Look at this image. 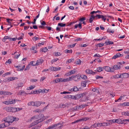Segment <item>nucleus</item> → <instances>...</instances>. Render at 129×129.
<instances>
[{
  "label": "nucleus",
  "instance_id": "393cba45",
  "mask_svg": "<svg viewBox=\"0 0 129 129\" xmlns=\"http://www.w3.org/2000/svg\"><path fill=\"white\" fill-rule=\"evenodd\" d=\"M103 68L101 67H99L97 68L96 69L97 71L98 72H100L103 71Z\"/></svg>",
  "mask_w": 129,
  "mask_h": 129
},
{
  "label": "nucleus",
  "instance_id": "1a4fd4ad",
  "mask_svg": "<svg viewBox=\"0 0 129 129\" xmlns=\"http://www.w3.org/2000/svg\"><path fill=\"white\" fill-rule=\"evenodd\" d=\"M85 72L86 73L88 74H91L94 75L95 74L97 73L96 72H94L89 69H86L85 71Z\"/></svg>",
  "mask_w": 129,
  "mask_h": 129
},
{
  "label": "nucleus",
  "instance_id": "052dcab7",
  "mask_svg": "<svg viewBox=\"0 0 129 129\" xmlns=\"http://www.w3.org/2000/svg\"><path fill=\"white\" fill-rule=\"evenodd\" d=\"M70 92L67 91H63V92H61L60 93L61 94H67L68 93H70Z\"/></svg>",
  "mask_w": 129,
  "mask_h": 129
},
{
  "label": "nucleus",
  "instance_id": "8fccbe9b",
  "mask_svg": "<svg viewBox=\"0 0 129 129\" xmlns=\"http://www.w3.org/2000/svg\"><path fill=\"white\" fill-rule=\"evenodd\" d=\"M107 17V15H105L104 16L103 15V17H102V20H104V22H105V21L106 19V17Z\"/></svg>",
  "mask_w": 129,
  "mask_h": 129
},
{
  "label": "nucleus",
  "instance_id": "a19ab883",
  "mask_svg": "<svg viewBox=\"0 0 129 129\" xmlns=\"http://www.w3.org/2000/svg\"><path fill=\"white\" fill-rule=\"evenodd\" d=\"M58 26H59L61 27H64L66 25L65 24H63L62 23H59L58 24Z\"/></svg>",
  "mask_w": 129,
  "mask_h": 129
},
{
  "label": "nucleus",
  "instance_id": "4c0bfd02",
  "mask_svg": "<svg viewBox=\"0 0 129 129\" xmlns=\"http://www.w3.org/2000/svg\"><path fill=\"white\" fill-rule=\"evenodd\" d=\"M86 82L85 81H82L81 83V86L83 87H86Z\"/></svg>",
  "mask_w": 129,
  "mask_h": 129
},
{
  "label": "nucleus",
  "instance_id": "680f3d73",
  "mask_svg": "<svg viewBox=\"0 0 129 129\" xmlns=\"http://www.w3.org/2000/svg\"><path fill=\"white\" fill-rule=\"evenodd\" d=\"M104 44L102 43H100L98 44V45L99 46V47H101L104 45Z\"/></svg>",
  "mask_w": 129,
  "mask_h": 129
},
{
  "label": "nucleus",
  "instance_id": "603ef678",
  "mask_svg": "<svg viewBox=\"0 0 129 129\" xmlns=\"http://www.w3.org/2000/svg\"><path fill=\"white\" fill-rule=\"evenodd\" d=\"M95 16V17H98V18L100 19L102 18V17H103V15H97L96 16Z\"/></svg>",
  "mask_w": 129,
  "mask_h": 129
},
{
  "label": "nucleus",
  "instance_id": "a211bd4d",
  "mask_svg": "<svg viewBox=\"0 0 129 129\" xmlns=\"http://www.w3.org/2000/svg\"><path fill=\"white\" fill-rule=\"evenodd\" d=\"M49 69L52 71H57V68L56 67H50Z\"/></svg>",
  "mask_w": 129,
  "mask_h": 129
},
{
  "label": "nucleus",
  "instance_id": "f704fd0d",
  "mask_svg": "<svg viewBox=\"0 0 129 129\" xmlns=\"http://www.w3.org/2000/svg\"><path fill=\"white\" fill-rule=\"evenodd\" d=\"M86 20V18L85 17H80V18L79 19V20L80 21V22L81 23V22L84 21V20Z\"/></svg>",
  "mask_w": 129,
  "mask_h": 129
},
{
  "label": "nucleus",
  "instance_id": "79ce46f5",
  "mask_svg": "<svg viewBox=\"0 0 129 129\" xmlns=\"http://www.w3.org/2000/svg\"><path fill=\"white\" fill-rule=\"evenodd\" d=\"M81 61L80 59H78L77 61L75 62V63L77 65H79L81 63Z\"/></svg>",
  "mask_w": 129,
  "mask_h": 129
},
{
  "label": "nucleus",
  "instance_id": "9d476101",
  "mask_svg": "<svg viewBox=\"0 0 129 129\" xmlns=\"http://www.w3.org/2000/svg\"><path fill=\"white\" fill-rule=\"evenodd\" d=\"M76 71L75 70H71V71H70L69 72H68V73H66V75L67 76H69L70 75H71L72 74H73L75 73Z\"/></svg>",
  "mask_w": 129,
  "mask_h": 129
},
{
  "label": "nucleus",
  "instance_id": "9b49d317",
  "mask_svg": "<svg viewBox=\"0 0 129 129\" xmlns=\"http://www.w3.org/2000/svg\"><path fill=\"white\" fill-rule=\"evenodd\" d=\"M14 67L17 68V70L18 71H23L25 68V66L24 65L22 68H20L21 66L20 65L18 66H14Z\"/></svg>",
  "mask_w": 129,
  "mask_h": 129
},
{
  "label": "nucleus",
  "instance_id": "6e6d98bb",
  "mask_svg": "<svg viewBox=\"0 0 129 129\" xmlns=\"http://www.w3.org/2000/svg\"><path fill=\"white\" fill-rule=\"evenodd\" d=\"M55 55L56 56H59L61 55V54L59 52H57L55 53Z\"/></svg>",
  "mask_w": 129,
  "mask_h": 129
},
{
  "label": "nucleus",
  "instance_id": "864d4df0",
  "mask_svg": "<svg viewBox=\"0 0 129 129\" xmlns=\"http://www.w3.org/2000/svg\"><path fill=\"white\" fill-rule=\"evenodd\" d=\"M8 63L9 64H10L11 63V61L10 60V59H9L5 63V64L7 65V64Z\"/></svg>",
  "mask_w": 129,
  "mask_h": 129
},
{
  "label": "nucleus",
  "instance_id": "2eb2a0df",
  "mask_svg": "<svg viewBox=\"0 0 129 129\" xmlns=\"http://www.w3.org/2000/svg\"><path fill=\"white\" fill-rule=\"evenodd\" d=\"M36 65H38L41 64L43 62V60L42 59H39L36 61Z\"/></svg>",
  "mask_w": 129,
  "mask_h": 129
},
{
  "label": "nucleus",
  "instance_id": "f03ea898",
  "mask_svg": "<svg viewBox=\"0 0 129 129\" xmlns=\"http://www.w3.org/2000/svg\"><path fill=\"white\" fill-rule=\"evenodd\" d=\"M81 76L78 74L72 75L70 77V81L74 80L75 82H77L81 79Z\"/></svg>",
  "mask_w": 129,
  "mask_h": 129
},
{
  "label": "nucleus",
  "instance_id": "58836bf2",
  "mask_svg": "<svg viewBox=\"0 0 129 129\" xmlns=\"http://www.w3.org/2000/svg\"><path fill=\"white\" fill-rule=\"evenodd\" d=\"M74 60V58H71L68 59L66 62L67 63H70L71 62H73Z\"/></svg>",
  "mask_w": 129,
  "mask_h": 129
},
{
  "label": "nucleus",
  "instance_id": "49530a36",
  "mask_svg": "<svg viewBox=\"0 0 129 129\" xmlns=\"http://www.w3.org/2000/svg\"><path fill=\"white\" fill-rule=\"evenodd\" d=\"M30 64H28L26 67L25 69V70H29L30 67Z\"/></svg>",
  "mask_w": 129,
  "mask_h": 129
},
{
  "label": "nucleus",
  "instance_id": "774afa93",
  "mask_svg": "<svg viewBox=\"0 0 129 129\" xmlns=\"http://www.w3.org/2000/svg\"><path fill=\"white\" fill-rule=\"evenodd\" d=\"M46 78V77H43L41 78L40 81H43Z\"/></svg>",
  "mask_w": 129,
  "mask_h": 129
},
{
  "label": "nucleus",
  "instance_id": "13d9d810",
  "mask_svg": "<svg viewBox=\"0 0 129 129\" xmlns=\"http://www.w3.org/2000/svg\"><path fill=\"white\" fill-rule=\"evenodd\" d=\"M20 55V54L18 53V54L16 55L14 57L15 58L17 59Z\"/></svg>",
  "mask_w": 129,
  "mask_h": 129
},
{
  "label": "nucleus",
  "instance_id": "3c124183",
  "mask_svg": "<svg viewBox=\"0 0 129 129\" xmlns=\"http://www.w3.org/2000/svg\"><path fill=\"white\" fill-rule=\"evenodd\" d=\"M40 39V38L38 37H35L33 38V40L36 41L37 40H39Z\"/></svg>",
  "mask_w": 129,
  "mask_h": 129
},
{
  "label": "nucleus",
  "instance_id": "4d7b16f0",
  "mask_svg": "<svg viewBox=\"0 0 129 129\" xmlns=\"http://www.w3.org/2000/svg\"><path fill=\"white\" fill-rule=\"evenodd\" d=\"M110 122L111 124H112V123H115V119H111L110 120Z\"/></svg>",
  "mask_w": 129,
  "mask_h": 129
},
{
  "label": "nucleus",
  "instance_id": "39448f33",
  "mask_svg": "<svg viewBox=\"0 0 129 129\" xmlns=\"http://www.w3.org/2000/svg\"><path fill=\"white\" fill-rule=\"evenodd\" d=\"M120 66L119 64L115 65L113 67H111V71L113 72H114L115 70L120 69Z\"/></svg>",
  "mask_w": 129,
  "mask_h": 129
},
{
  "label": "nucleus",
  "instance_id": "6e6552de",
  "mask_svg": "<svg viewBox=\"0 0 129 129\" xmlns=\"http://www.w3.org/2000/svg\"><path fill=\"white\" fill-rule=\"evenodd\" d=\"M44 117V115L43 114H40L39 115H36L33 116L31 118L33 120L38 119Z\"/></svg>",
  "mask_w": 129,
  "mask_h": 129
},
{
  "label": "nucleus",
  "instance_id": "4be33fe9",
  "mask_svg": "<svg viewBox=\"0 0 129 129\" xmlns=\"http://www.w3.org/2000/svg\"><path fill=\"white\" fill-rule=\"evenodd\" d=\"M16 88H17L18 87H21L23 86L24 85V84L22 83H19L16 84Z\"/></svg>",
  "mask_w": 129,
  "mask_h": 129
},
{
  "label": "nucleus",
  "instance_id": "b1692460",
  "mask_svg": "<svg viewBox=\"0 0 129 129\" xmlns=\"http://www.w3.org/2000/svg\"><path fill=\"white\" fill-rule=\"evenodd\" d=\"M115 123H117L118 124H121L122 122V120L121 119L119 118L117 119H115Z\"/></svg>",
  "mask_w": 129,
  "mask_h": 129
},
{
  "label": "nucleus",
  "instance_id": "09e8293b",
  "mask_svg": "<svg viewBox=\"0 0 129 129\" xmlns=\"http://www.w3.org/2000/svg\"><path fill=\"white\" fill-rule=\"evenodd\" d=\"M10 39V37L8 36H5L4 38V39L3 40H3H4V41H5L7 39Z\"/></svg>",
  "mask_w": 129,
  "mask_h": 129
},
{
  "label": "nucleus",
  "instance_id": "473e14b6",
  "mask_svg": "<svg viewBox=\"0 0 129 129\" xmlns=\"http://www.w3.org/2000/svg\"><path fill=\"white\" fill-rule=\"evenodd\" d=\"M48 49L47 48V47H45L43 48H42L41 49V50L42 52H45L47 51L48 50Z\"/></svg>",
  "mask_w": 129,
  "mask_h": 129
},
{
  "label": "nucleus",
  "instance_id": "a18cd8bd",
  "mask_svg": "<svg viewBox=\"0 0 129 129\" xmlns=\"http://www.w3.org/2000/svg\"><path fill=\"white\" fill-rule=\"evenodd\" d=\"M73 88V91H76L78 90V88L77 86H74Z\"/></svg>",
  "mask_w": 129,
  "mask_h": 129
},
{
  "label": "nucleus",
  "instance_id": "20e7f679",
  "mask_svg": "<svg viewBox=\"0 0 129 129\" xmlns=\"http://www.w3.org/2000/svg\"><path fill=\"white\" fill-rule=\"evenodd\" d=\"M91 118L90 117H85L83 118L82 119H80L78 120H77L76 121H74V122H72V124H74L76 123H78L79 122L81 121H86L88 120H90Z\"/></svg>",
  "mask_w": 129,
  "mask_h": 129
},
{
  "label": "nucleus",
  "instance_id": "c85d7f7f",
  "mask_svg": "<svg viewBox=\"0 0 129 129\" xmlns=\"http://www.w3.org/2000/svg\"><path fill=\"white\" fill-rule=\"evenodd\" d=\"M102 126H106L108 125L111 124L110 123L106 122L102 123Z\"/></svg>",
  "mask_w": 129,
  "mask_h": 129
},
{
  "label": "nucleus",
  "instance_id": "f257e3e1",
  "mask_svg": "<svg viewBox=\"0 0 129 129\" xmlns=\"http://www.w3.org/2000/svg\"><path fill=\"white\" fill-rule=\"evenodd\" d=\"M18 119L17 118H16L15 117L10 116L6 117V118H4L3 120L6 122L7 124H9V123H12L13 121L15 120H18Z\"/></svg>",
  "mask_w": 129,
  "mask_h": 129
},
{
  "label": "nucleus",
  "instance_id": "6ab92c4d",
  "mask_svg": "<svg viewBox=\"0 0 129 129\" xmlns=\"http://www.w3.org/2000/svg\"><path fill=\"white\" fill-rule=\"evenodd\" d=\"M95 17V16L93 15H91L89 19V21L90 23H91L92 22V21L94 19Z\"/></svg>",
  "mask_w": 129,
  "mask_h": 129
},
{
  "label": "nucleus",
  "instance_id": "0e129e2a",
  "mask_svg": "<svg viewBox=\"0 0 129 129\" xmlns=\"http://www.w3.org/2000/svg\"><path fill=\"white\" fill-rule=\"evenodd\" d=\"M82 39V38H78L75 39V41H81Z\"/></svg>",
  "mask_w": 129,
  "mask_h": 129
},
{
  "label": "nucleus",
  "instance_id": "423d86ee",
  "mask_svg": "<svg viewBox=\"0 0 129 129\" xmlns=\"http://www.w3.org/2000/svg\"><path fill=\"white\" fill-rule=\"evenodd\" d=\"M3 103L6 105L14 104H15V100H13V99H12L8 101H4Z\"/></svg>",
  "mask_w": 129,
  "mask_h": 129
},
{
  "label": "nucleus",
  "instance_id": "5701e85b",
  "mask_svg": "<svg viewBox=\"0 0 129 129\" xmlns=\"http://www.w3.org/2000/svg\"><path fill=\"white\" fill-rule=\"evenodd\" d=\"M27 105L29 106L32 105V106H35V102L33 101L29 102L28 103Z\"/></svg>",
  "mask_w": 129,
  "mask_h": 129
},
{
  "label": "nucleus",
  "instance_id": "e2e57ef3",
  "mask_svg": "<svg viewBox=\"0 0 129 129\" xmlns=\"http://www.w3.org/2000/svg\"><path fill=\"white\" fill-rule=\"evenodd\" d=\"M40 111L41 112V110L40 111V110L39 109H37L36 110H35L33 112H39Z\"/></svg>",
  "mask_w": 129,
  "mask_h": 129
},
{
  "label": "nucleus",
  "instance_id": "338daca9",
  "mask_svg": "<svg viewBox=\"0 0 129 129\" xmlns=\"http://www.w3.org/2000/svg\"><path fill=\"white\" fill-rule=\"evenodd\" d=\"M82 23L81 22H80L78 24V26L79 28L80 29L82 28Z\"/></svg>",
  "mask_w": 129,
  "mask_h": 129
},
{
  "label": "nucleus",
  "instance_id": "c9c22d12",
  "mask_svg": "<svg viewBox=\"0 0 129 129\" xmlns=\"http://www.w3.org/2000/svg\"><path fill=\"white\" fill-rule=\"evenodd\" d=\"M122 105L123 106H129V102H124L122 104Z\"/></svg>",
  "mask_w": 129,
  "mask_h": 129
},
{
  "label": "nucleus",
  "instance_id": "f8f14e48",
  "mask_svg": "<svg viewBox=\"0 0 129 129\" xmlns=\"http://www.w3.org/2000/svg\"><path fill=\"white\" fill-rule=\"evenodd\" d=\"M60 124V123H58L57 124H55L52 126H49L48 127V128H46L45 129H53L54 127Z\"/></svg>",
  "mask_w": 129,
  "mask_h": 129
},
{
  "label": "nucleus",
  "instance_id": "e433bc0d",
  "mask_svg": "<svg viewBox=\"0 0 129 129\" xmlns=\"http://www.w3.org/2000/svg\"><path fill=\"white\" fill-rule=\"evenodd\" d=\"M107 31L109 33H111L113 34L114 32V30H112L110 28H108L107 30Z\"/></svg>",
  "mask_w": 129,
  "mask_h": 129
},
{
  "label": "nucleus",
  "instance_id": "69168bd1",
  "mask_svg": "<svg viewBox=\"0 0 129 129\" xmlns=\"http://www.w3.org/2000/svg\"><path fill=\"white\" fill-rule=\"evenodd\" d=\"M96 79H102L103 78V77H102L100 76H96Z\"/></svg>",
  "mask_w": 129,
  "mask_h": 129
},
{
  "label": "nucleus",
  "instance_id": "37998d69",
  "mask_svg": "<svg viewBox=\"0 0 129 129\" xmlns=\"http://www.w3.org/2000/svg\"><path fill=\"white\" fill-rule=\"evenodd\" d=\"M82 101H85L87 100V98L86 96L83 97L80 100Z\"/></svg>",
  "mask_w": 129,
  "mask_h": 129
},
{
  "label": "nucleus",
  "instance_id": "c03bdc74",
  "mask_svg": "<svg viewBox=\"0 0 129 129\" xmlns=\"http://www.w3.org/2000/svg\"><path fill=\"white\" fill-rule=\"evenodd\" d=\"M127 121V119L123 120H122V123H121V124H126L127 123L126 122Z\"/></svg>",
  "mask_w": 129,
  "mask_h": 129
},
{
  "label": "nucleus",
  "instance_id": "7c9ffc66",
  "mask_svg": "<svg viewBox=\"0 0 129 129\" xmlns=\"http://www.w3.org/2000/svg\"><path fill=\"white\" fill-rule=\"evenodd\" d=\"M122 114L123 115L128 116L129 115V112L128 113L127 111L123 112H122Z\"/></svg>",
  "mask_w": 129,
  "mask_h": 129
},
{
  "label": "nucleus",
  "instance_id": "c756f323",
  "mask_svg": "<svg viewBox=\"0 0 129 129\" xmlns=\"http://www.w3.org/2000/svg\"><path fill=\"white\" fill-rule=\"evenodd\" d=\"M35 87L34 85H31L30 86L28 87L27 88V89L28 90H29L33 89Z\"/></svg>",
  "mask_w": 129,
  "mask_h": 129
},
{
  "label": "nucleus",
  "instance_id": "ea45409f",
  "mask_svg": "<svg viewBox=\"0 0 129 129\" xmlns=\"http://www.w3.org/2000/svg\"><path fill=\"white\" fill-rule=\"evenodd\" d=\"M61 80H62V78H57L54 81L55 83H58L61 81Z\"/></svg>",
  "mask_w": 129,
  "mask_h": 129
},
{
  "label": "nucleus",
  "instance_id": "0eeeda50",
  "mask_svg": "<svg viewBox=\"0 0 129 129\" xmlns=\"http://www.w3.org/2000/svg\"><path fill=\"white\" fill-rule=\"evenodd\" d=\"M3 109L7 112H13V107H4Z\"/></svg>",
  "mask_w": 129,
  "mask_h": 129
},
{
  "label": "nucleus",
  "instance_id": "bf43d9fd",
  "mask_svg": "<svg viewBox=\"0 0 129 129\" xmlns=\"http://www.w3.org/2000/svg\"><path fill=\"white\" fill-rule=\"evenodd\" d=\"M23 92V91H20L19 92H18V93L17 95H21Z\"/></svg>",
  "mask_w": 129,
  "mask_h": 129
},
{
  "label": "nucleus",
  "instance_id": "aec40b11",
  "mask_svg": "<svg viewBox=\"0 0 129 129\" xmlns=\"http://www.w3.org/2000/svg\"><path fill=\"white\" fill-rule=\"evenodd\" d=\"M13 112H15L17 111H19L20 110H22V108H13Z\"/></svg>",
  "mask_w": 129,
  "mask_h": 129
},
{
  "label": "nucleus",
  "instance_id": "72a5a7b5",
  "mask_svg": "<svg viewBox=\"0 0 129 129\" xmlns=\"http://www.w3.org/2000/svg\"><path fill=\"white\" fill-rule=\"evenodd\" d=\"M12 94V93L9 91H5L4 95H11Z\"/></svg>",
  "mask_w": 129,
  "mask_h": 129
},
{
  "label": "nucleus",
  "instance_id": "2f4dec72",
  "mask_svg": "<svg viewBox=\"0 0 129 129\" xmlns=\"http://www.w3.org/2000/svg\"><path fill=\"white\" fill-rule=\"evenodd\" d=\"M114 43L113 42L111 41H106L105 42V44H106V45H109L110 44H113Z\"/></svg>",
  "mask_w": 129,
  "mask_h": 129
},
{
  "label": "nucleus",
  "instance_id": "dca6fc26",
  "mask_svg": "<svg viewBox=\"0 0 129 129\" xmlns=\"http://www.w3.org/2000/svg\"><path fill=\"white\" fill-rule=\"evenodd\" d=\"M10 124L8 123V124H7V123L5 122L4 123H2L0 124V127L1 128H3L6 127H7Z\"/></svg>",
  "mask_w": 129,
  "mask_h": 129
},
{
  "label": "nucleus",
  "instance_id": "de8ad7c7",
  "mask_svg": "<svg viewBox=\"0 0 129 129\" xmlns=\"http://www.w3.org/2000/svg\"><path fill=\"white\" fill-rule=\"evenodd\" d=\"M64 52L67 53H71L72 52V50H64Z\"/></svg>",
  "mask_w": 129,
  "mask_h": 129
},
{
  "label": "nucleus",
  "instance_id": "412c9836",
  "mask_svg": "<svg viewBox=\"0 0 129 129\" xmlns=\"http://www.w3.org/2000/svg\"><path fill=\"white\" fill-rule=\"evenodd\" d=\"M113 77L114 78L118 79L119 78H121V74H117L113 76Z\"/></svg>",
  "mask_w": 129,
  "mask_h": 129
},
{
  "label": "nucleus",
  "instance_id": "bb28decb",
  "mask_svg": "<svg viewBox=\"0 0 129 129\" xmlns=\"http://www.w3.org/2000/svg\"><path fill=\"white\" fill-rule=\"evenodd\" d=\"M70 81V77H69L68 78H67L63 79H62V80H61V82H66L69 81Z\"/></svg>",
  "mask_w": 129,
  "mask_h": 129
},
{
  "label": "nucleus",
  "instance_id": "f3484780",
  "mask_svg": "<svg viewBox=\"0 0 129 129\" xmlns=\"http://www.w3.org/2000/svg\"><path fill=\"white\" fill-rule=\"evenodd\" d=\"M121 55H122L119 53H117L112 58V59H115L116 58L120 57Z\"/></svg>",
  "mask_w": 129,
  "mask_h": 129
},
{
  "label": "nucleus",
  "instance_id": "5fc2aeb1",
  "mask_svg": "<svg viewBox=\"0 0 129 129\" xmlns=\"http://www.w3.org/2000/svg\"><path fill=\"white\" fill-rule=\"evenodd\" d=\"M77 98H78V99H79L82 96V94H77L76 95Z\"/></svg>",
  "mask_w": 129,
  "mask_h": 129
},
{
  "label": "nucleus",
  "instance_id": "7ed1b4c3",
  "mask_svg": "<svg viewBox=\"0 0 129 129\" xmlns=\"http://www.w3.org/2000/svg\"><path fill=\"white\" fill-rule=\"evenodd\" d=\"M46 119V118L44 117L38 119V120H37L34 121L32 123L30 124L31 126L36 125L38 123L42 122L43 120H44Z\"/></svg>",
  "mask_w": 129,
  "mask_h": 129
},
{
  "label": "nucleus",
  "instance_id": "a878e982",
  "mask_svg": "<svg viewBox=\"0 0 129 129\" xmlns=\"http://www.w3.org/2000/svg\"><path fill=\"white\" fill-rule=\"evenodd\" d=\"M68 105H69V104L67 103H66L64 104H60L59 105V106L60 108H64L66 107Z\"/></svg>",
  "mask_w": 129,
  "mask_h": 129
},
{
  "label": "nucleus",
  "instance_id": "ddd939ff",
  "mask_svg": "<svg viewBox=\"0 0 129 129\" xmlns=\"http://www.w3.org/2000/svg\"><path fill=\"white\" fill-rule=\"evenodd\" d=\"M121 78H126L128 77L129 74L127 73H124L121 74Z\"/></svg>",
  "mask_w": 129,
  "mask_h": 129
},
{
  "label": "nucleus",
  "instance_id": "4468645a",
  "mask_svg": "<svg viewBox=\"0 0 129 129\" xmlns=\"http://www.w3.org/2000/svg\"><path fill=\"white\" fill-rule=\"evenodd\" d=\"M103 68L105 69V71L107 72H112L111 71V67L106 66L104 67Z\"/></svg>",
  "mask_w": 129,
  "mask_h": 129
},
{
  "label": "nucleus",
  "instance_id": "cd10ccee",
  "mask_svg": "<svg viewBox=\"0 0 129 129\" xmlns=\"http://www.w3.org/2000/svg\"><path fill=\"white\" fill-rule=\"evenodd\" d=\"M42 104V102L36 101L35 102V106L38 107L40 106Z\"/></svg>",
  "mask_w": 129,
  "mask_h": 129
}]
</instances>
